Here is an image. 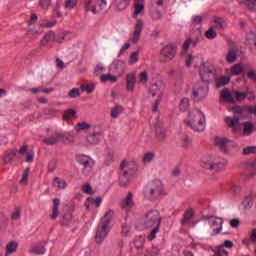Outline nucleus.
<instances>
[{
	"label": "nucleus",
	"instance_id": "f257e3e1",
	"mask_svg": "<svg viewBox=\"0 0 256 256\" xmlns=\"http://www.w3.org/2000/svg\"><path fill=\"white\" fill-rule=\"evenodd\" d=\"M113 215H115V212L113 210H108L101 218V225L98 226L95 235L96 243H102L103 239L107 237V233H109L107 227H109V224L113 221Z\"/></svg>",
	"mask_w": 256,
	"mask_h": 256
},
{
	"label": "nucleus",
	"instance_id": "f03ea898",
	"mask_svg": "<svg viewBox=\"0 0 256 256\" xmlns=\"http://www.w3.org/2000/svg\"><path fill=\"white\" fill-rule=\"evenodd\" d=\"M163 194V182L160 180H154L146 187L145 199L148 201H155L158 197Z\"/></svg>",
	"mask_w": 256,
	"mask_h": 256
},
{
	"label": "nucleus",
	"instance_id": "7ed1b4c3",
	"mask_svg": "<svg viewBox=\"0 0 256 256\" xmlns=\"http://www.w3.org/2000/svg\"><path fill=\"white\" fill-rule=\"evenodd\" d=\"M161 213L157 210H149L144 214V220L142 222L143 229H153L157 225H161Z\"/></svg>",
	"mask_w": 256,
	"mask_h": 256
},
{
	"label": "nucleus",
	"instance_id": "20e7f679",
	"mask_svg": "<svg viewBox=\"0 0 256 256\" xmlns=\"http://www.w3.org/2000/svg\"><path fill=\"white\" fill-rule=\"evenodd\" d=\"M233 116H228L224 119L226 125L232 129L233 133H237V126H239V121L243 117V108L241 106L232 107Z\"/></svg>",
	"mask_w": 256,
	"mask_h": 256
},
{
	"label": "nucleus",
	"instance_id": "39448f33",
	"mask_svg": "<svg viewBox=\"0 0 256 256\" xmlns=\"http://www.w3.org/2000/svg\"><path fill=\"white\" fill-rule=\"evenodd\" d=\"M190 118L191 120L186 122L188 127L198 132L205 131V121H203L200 111L190 113Z\"/></svg>",
	"mask_w": 256,
	"mask_h": 256
},
{
	"label": "nucleus",
	"instance_id": "423d86ee",
	"mask_svg": "<svg viewBox=\"0 0 256 256\" xmlns=\"http://www.w3.org/2000/svg\"><path fill=\"white\" fill-rule=\"evenodd\" d=\"M177 55V46L174 44H168L160 50V62L171 63Z\"/></svg>",
	"mask_w": 256,
	"mask_h": 256
},
{
	"label": "nucleus",
	"instance_id": "0eeeda50",
	"mask_svg": "<svg viewBox=\"0 0 256 256\" xmlns=\"http://www.w3.org/2000/svg\"><path fill=\"white\" fill-rule=\"evenodd\" d=\"M109 9V5H107V0H87L85 3V11L97 14L100 11H107Z\"/></svg>",
	"mask_w": 256,
	"mask_h": 256
},
{
	"label": "nucleus",
	"instance_id": "6e6552de",
	"mask_svg": "<svg viewBox=\"0 0 256 256\" xmlns=\"http://www.w3.org/2000/svg\"><path fill=\"white\" fill-rule=\"evenodd\" d=\"M65 40V33H61L59 37L52 30L48 31L40 42L41 47H47L48 43L56 41V43H63Z\"/></svg>",
	"mask_w": 256,
	"mask_h": 256
},
{
	"label": "nucleus",
	"instance_id": "1a4fd4ad",
	"mask_svg": "<svg viewBox=\"0 0 256 256\" xmlns=\"http://www.w3.org/2000/svg\"><path fill=\"white\" fill-rule=\"evenodd\" d=\"M208 93H209V86H202V85H196L192 91V95L196 103H199V101H203V99L207 97Z\"/></svg>",
	"mask_w": 256,
	"mask_h": 256
},
{
	"label": "nucleus",
	"instance_id": "9d476101",
	"mask_svg": "<svg viewBox=\"0 0 256 256\" xmlns=\"http://www.w3.org/2000/svg\"><path fill=\"white\" fill-rule=\"evenodd\" d=\"M78 163H80L83 167L82 173L84 175H87L89 171L93 169V166L95 165V161L91 159V157L86 155H80L78 156Z\"/></svg>",
	"mask_w": 256,
	"mask_h": 256
},
{
	"label": "nucleus",
	"instance_id": "9b49d317",
	"mask_svg": "<svg viewBox=\"0 0 256 256\" xmlns=\"http://www.w3.org/2000/svg\"><path fill=\"white\" fill-rule=\"evenodd\" d=\"M127 65L123 60H115L111 65H110V71L114 75H117L118 77H121L123 73H125Z\"/></svg>",
	"mask_w": 256,
	"mask_h": 256
},
{
	"label": "nucleus",
	"instance_id": "f8f14e48",
	"mask_svg": "<svg viewBox=\"0 0 256 256\" xmlns=\"http://www.w3.org/2000/svg\"><path fill=\"white\" fill-rule=\"evenodd\" d=\"M203 169H211L212 171H221L225 167V162H213L212 160L204 159L201 161Z\"/></svg>",
	"mask_w": 256,
	"mask_h": 256
},
{
	"label": "nucleus",
	"instance_id": "ddd939ff",
	"mask_svg": "<svg viewBox=\"0 0 256 256\" xmlns=\"http://www.w3.org/2000/svg\"><path fill=\"white\" fill-rule=\"evenodd\" d=\"M120 169L123 171V173H127L133 177L137 171V164H135V162L122 161L120 164Z\"/></svg>",
	"mask_w": 256,
	"mask_h": 256
},
{
	"label": "nucleus",
	"instance_id": "4468645a",
	"mask_svg": "<svg viewBox=\"0 0 256 256\" xmlns=\"http://www.w3.org/2000/svg\"><path fill=\"white\" fill-rule=\"evenodd\" d=\"M216 220H213L210 224V227L213 231L212 235H219V233H221V231H223V223H225V220H223V218L221 217H214Z\"/></svg>",
	"mask_w": 256,
	"mask_h": 256
},
{
	"label": "nucleus",
	"instance_id": "2eb2a0df",
	"mask_svg": "<svg viewBox=\"0 0 256 256\" xmlns=\"http://www.w3.org/2000/svg\"><path fill=\"white\" fill-rule=\"evenodd\" d=\"M156 139L162 143L167 138V130L163 127L161 122L156 123L155 125Z\"/></svg>",
	"mask_w": 256,
	"mask_h": 256
},
{
	"label": "nucleus",
	"instance_id": "dca6fc26",
	"mask_svg": "<svg viewBox=\"0 0 256 256\" xmlns=\"http://www.w3.org/2000/svg\"><path fill=\"white\" fill-rule=\"evenodd\" d=\"M141 31H143V20L138 19L136 21L133 37L131 38L132 43H139V39H141Z\"/></svg>",
	"mask_w": 256,
	"mask_h": 256
},
{
	"label": "nucleus",
	"instance_id": "f3484780",
	"mask_svg": "<svg viewBox=\"0 0 256 256\" xmlns=\"http://www.w3.org/2000/svg\"><path fill=\"white\" fill-rule=\"evenodd\" d=\"M243 130H242V135L243 137H250V135H253L256 131L255 125H253V122L247 121L244 122L243 124Z\"/></svg>",
	"mask_w": 256,
	"mask_h": 256
},
{
	"label": "nucleus",
	"instance_id": "a211bd4d",
	"mask_svg": "<svg viewBox=\"0 0 256 256\" xmlns=\"http://www.w3.org/2000/svg\"><path fill=\"white\" fill-rule=\"evenodd\" d=\"M211 75H213V69L207 66H203L200 68V76L204 83H209V81H211Z\"/></svg>",
	"mask_w": 256,
	"mask_h": 256
},
{
	"label": "nucleus",
	"instance_id": "6ab92c4d",
	"mask_svg": "<svg viewBox=\"0 0 256 256\" xmlns=\"http://www.w3.org/2000/svg\"><path fill=\"white\" fill-rule=\"evenodd\" d=\"M17 157V150L9 149L4 152L3 155V162L4 165H9L10 163H13V159Z\"/></svg>",
	"mask_w": 256,
	"mask_h": 256
},
{
	"label": "nucleus",
	"instance_id": "aec40b11",
	"mask_svg": "<svg viewBox=\"0 0 256 256\" xmlns=\"http://www.w3.org/2000/svg\"><path fill=\"white\" fill-rule=\"evenodd\" d=\"M135 83H137V76L133 73H129L126 76V89L127 91H134Z\"/></svg>",
	"mask_w": 256,
	"mask_h": 256
},
{
	"label": "nucleus",
	"instance_id": "412c9836",
	"mask_svg": "<svg viewBox=\"0 0 256 256\" xmlns=\"http://www.w3.org/2000/svg\"><path fill=\"white\" fill-rule=\"evenodd\" d=\"M103 135V132L100 131V132H94L92 134H89L87 136V143H89V145H97L100 141V137Z\"/></svg>",
	"mask_w": 256,
	"mask_h": 256
},
{
	"label": "nucleus",
	"instance_id": "4be33fe9",
	"mask_svg": "<svg viewBox=\"0 0 256 256\" xmlns=\"http://www.w3.org/2000/svg\"><path fill=\"white\" fill-rule=\"evenodd\" d=\"M230 139L227 138H215V145L219 147L220 151L227 153V143H230Z\"/></svg>",
	"mask_w": 256,
	"mask_h": 256
},
{
	"label": "nucleus",
	"instance_id": "5701e85b",
	"mask_svg": "<svg viewBox=\"0 0 256 256\" xmlns=\"http://www.w3.org/2000/svg\"><path fill=\"white\" fill-rule=\"evenodd\" d=\"M133 205H135V202L133 201V193L129 192L127 197L121 201L120 207L121 209H127V207H133Z\"/></svg>",
	"mask_w": 256,
	"mask_h": 256
},
{
	"label": "nucleus",
	"instance_id": "b1692460",
	"mask_svg": "<svg viewBox=\"0 0 256 256\" xmlns=\"http://www.w3.org/2000/svg\"><path fill=\"white\" fill-rule=\"evenodd\" d=\"M220 99L225 103H235V99L233 98V95L227 89L221 91Z\"/></svg>",
	"mask_w": 256,
	"mask_h": 256
},
{
	"label": "nucleus",
	"instance_id": "393cba45",
	"mask_svg": "<svg viewBox=\"0 0 256 256\" xmlns=\"http://www.w3.org/2000/svg\"><path fill=\"white\" fill-rule=\"evenodd\" d=\"M59 205H61V200L59 198L53 199V207H52V214L51 219H55L56 217H59Z\"/></svg>",
	"mask_w": 256,
	"mask_h": 256
},
{
	"label": "nucleus",
	"instance_id": "a878e982",
	"mask_svg": "<svg viewBox=\"0 0 256 256\" xmlns=\"http://www.w3.org/2000/svg\"><path fill=\"white\" fill-rule=\"evenodd\" d=\"M230 81H231V78L229 76H220L215 79L216 87L217 88L225 87V85H228Z\"/></svg>",
	"mask_w": 256,
	"mask_h": 256
},
{
	"label": "nucleus",
	"instance_id": "bb28decb",
	"mask_svg": "<svg viewBox=\"0 0 256 256\" xmlns=\"http://www.w3.org/2000/svg\"><path fill=\"white\" fill-rule=\"evenodd\" d=\"M117 77H119L117 74H115V75H112L110 73L102 74L100 76V81L102 83H107V81H110L111 83H117Z\"/></svg>",
	"mask_w": 256,
	"mask_h": 256
},
{
	"label": "nucleus",
	"instance_id": "cd10ccee",
	"mask_svg": "<svg viewBox=\"0 0 256 256\" xmlns=\"http://www.w3.org/2000/svg\"><path fill=\"white\" fill-rule=\"evenodd\" d=\"M131 0H115V5L118 11H125L129 7Z\"/></svg>",
	"mask_w": 256,
	"mask_h": 256
},
{
	"label": "nucleus",
	"instance_id": "c85d7f7f",
	"mask_svg": "<svg viewBox=\"0 0 256 256\" xmlns=\"http://www.w3.org/2000/svg\"><path fill=\"white\" fill-rule=\"evenodd\" d=\"M130 174L127 172H123V174L119 178V185L120 187H127L130 183Z\"/></svg>",
	"mask_w": 256,
	"mask_h": 256
},
{
	"label": "nucleus",
	"instance_id": "c756f323",
	"mask_svg": "<svg viewBox=\"0 0 256 256\" xmlns=\"http://www.w3.org/2000/svg\"><path fill=\"white\" fill-rule=\"evenodd\" d=\"M142 11H145V4L137 2L134 4L133 18L137 19V15H140Z\"/></svg>",
	"mask_w": 256,
	"mask_h": 256
},
{
	"label": "nucleus",
	"instance_id": "7c9ffc66",
	"mask_svg": "<svg viewBox=\"0 0 256 256\" xmlns=\"http://www.w3.org/2000/svg\"><path fill=\"white\" fill-rule=\"evenodd\" d=\"M193 215H195V213L193 212V209H189L185 211L184 216L181 220V225H186L189 220L193 219Z\"/></svg>",
	"mask_w": 256,
	"mask_h": 256
},
{
	"label": "nucleus",
	"instance_id": "2f4dec72",
	"mask_svg": "<svg viewBox=\"0 0 256 256\" xmlns=\"http://www.w3.org/2000/svg\"><path fill=\"white\" fill-rule=\"evenodd\" d=\"M214 23H216V29H225L227 27V21L225 18L214 17Z\"/></svg>",
	"mask_w": 256,
	"mask_h": 256
},
{
	"label": "nucleus",
	"instance_id": "473e14b6",
	"mask_svg": "<svg viewBox=\"0 0 256 256\" xmlns=\"http://www.w3.org/2000/svg\"><path fill=\"white\" fill-rule=\"evenodd\" d=\"M248 43L250 46V51L253 55H256V34H252L249 39Z\"/></svg>",
	"mask_w": 256,
	"mask_h": 256
},
{
	"label": "nucleus",
	"instance_id": "72a5a7b5",
	"mask_svg": "<svg viewBox=\"0 0 256 256\" xmlns=\"http://www.w3.org/2000/svg\"><path fill=\"white\" fill-rule=\"evenodd\" d=\"M77 133L81 132V131H89V129H91V124L87 123V122H79L76 127H75Z\"/></svg>",
	"mask_w": 256,
	"mask_h": 256
},
{
	"label": "nucleus",
	"instance_id": "f704fd0d",
	"mask_svg": "<svg viewBox=\"0 0 256 256\" xmlns=\"http://www.w3.org/2000/svg\"><path fill=\"white\" fill-rule=\"evenodd\" d=\"M121 113H123V106L121 105H116L114 108H112L111 110V117L113 119H117V117H119V115H121Z\"/></svg>",
	"mask_w": 256,
	"mask_h": 256
},
{
	"label": "nucleus",
	"instance_id": "c9c22d12",
	"mask_svg": "<svg viewBox=\"0 0 256 256\" xmlns=\"http://www.w3.org/2000/svg\"><path fill=\"white\" fill-rule=\"evenodd\" d=\"M239 3H240V5H242V4L246 5V7H247V9H249V11L255 10L256 0H240Z\"/></svg>",
	"mask_w": 256,
	"mask_h": 256
},
{
	"label": "nucleus",
	"instance_id": "e433bc0d",
	"mask_svg": "<svg viewBox=\"0 0 256 256\" xmlns=\"http://www.w3.org/2000/svg\"><path fill=\"white\" fill-rule=\"evenodd\" d=\"M73 219V215L71 214V212H66L64 213V215L62 216V219L60 220L61 225L63 226H67L69 225V222Z\"/></svg>",
	"mask_w": 256,
	"mask_h": 256
},
{
	"label": "nucleus",
	"instance_id": "4c0bfd02",
	"mask_svg": "<svg viewBox=\"0 0 256 256\" xmlns=\"http://www.w3.org/2000/svg\"><path fill=\"white\" fill-rule=\"evenodd\" d=\"M226 61L227 63H235V61H237V52H235L233 49L229 50L228 54L226 55Z\"/></svg>",
	"mask_w": 256,
	"mask_h": 256
},
{
	"label": "nucleus",
	"instance_id": "58836bf2",
	"mask_svg": "<svg viewBox=\"0 0 256 256\" xmlns=\"http://www.w3.org/2000/svg\"><path fill=\"white\" fill-rule=\"evenodd\" d=\"M42 143H44L45 145H51L52 146V145H57V143H59V142L57 140V135L54 134V135H52L48 138L43 139Z\"/></svg>",
	"mask_w": 256,
	"mask_h": 256
},
{
	"label": "nucleus",
	"instance_id": "ea45409f",
	"mask_svg": "<svg viewBox=\"0 0 256 256\" xmlns=\"http://www.w3.org/2000/svg\"><path fill=\"white\" fill-rule=\"evenodd\" d=\"M54 187H57L58 189H65V187H67V182L59 177H55Z\"/></svg>",
	"mask_w": 256,
	"mask_h": 256
},
{
	"label": "nucleus",
	"instance_id": "a19ab883",
	"mask_svg": "<svg viewBox=\"0 0 256 256\" xmlns=\"http://www.w3.org/2000/svg\"><path fill=\"white\" fill-rule=\"evenodd\" d=\"M30 253H34V255H45V246L43 245L34 246L30 250Z\"/></svg>",
	"mask_w": 256,
	"mask_h": 256
},
{
	"label": "nucleus",
	"instance_id": "79ce46f5",
	"mask_svg": "<svg viewBox=\"0 0 256 256\" xmlns=\"http://www.w3.org/2000/svg\"><path fill=\"white\" fill-rule=\"evenodd\" d=\"M244 209H251L253 207V196L248 195L245 197L244 201L242 202Z\"/></svg>",
	"mask_w": 256,
	"mask_h": 256
},
{
	"label": "nucleus",
	"instance_id": "37998d69",
	"mask_svg": "<svg viewBox=\"0 0 256 256\" xmlns=\"http://www.w3.org/2000/svg\"><path fill=\"white\" fill-rule=\"evenodd\" d=\"M150 17L152 21H160V19L163 17V14H161V11L157 9H152L150 11Z\"/></svg>",
	"mask_w": 256,
	"mask_h": 256
},
{
	"label": "nucleus",
	"instance_id": "c03bdc74",
	"mask_svg": "<svg viewBox=\"0 0 256 256\" xmlns=\"http://www.w3.org/2000/svg\"><path fill=\"white\" fill-rule=\"evenodd\" d=\"M233 95H234L236 101L241 102L247 98V95H249V92L234 91Z\"/></svg>",
	"mask_w": 256,
	"mask_h": 256
},
{
	"label": "nucleus",
	"instance_id": "a18cd8bd",
	"mask_svg": "<svg viewBox=\"0 0 256 256\" xmlns=\"http://www.w3.org/2000/svg\"><path fill=\"white\" fill-rule=\"evenodd\" d=\"M75 115H77V111L70 109V110L64 111V114L62 117L64 121H69V119L75 117Z\"/></svg>",
	"mask_w": 256,
	"mask_h": 256
},
{
	"label": "nucleus",
	"instance_id": "49530a36",
	"mask_svg": "<svg viewBox=\"0 0 256 256\" xmlns=\"http://www.w3.org/2000/svg\"><path fill=\"white\" fill-rule=\"evenodd\" d=\"M56 133V139L59 143L61 141L62 143H67L69 141V135L63 132H55Z\"/></svg>",
	"mask_w": 256,
	"mask_h": 256
},
{
	"label": "nucleus",
	"instance_id": "de8ad7c7",
	"mask_svg": "<svg viewBox=\"0 0 256 256\" xmlns=\"http://www.w3.org/2000/svg\"><path fill=\"white\" fill-rule=\"evenodd\" d=\"M159 229H161V225H156L152 227V230L148 235V241H153V239H155L157 233H159Z\"/></svg>",
	"mask_w": 256,
	"mask_h": 256
},
{
	"label": "nucleus",
	"instance_id": "09e8293b",
	"mask_svg": "<svg viewBox=\"0 0 256 256\" xmlns=\"http://www.w3.org/2000/svg\"><path fill=\"white\" fill-rule=\"evenodd\" d=\"M243 73V67L241 64H235L231 67V74L232 75H241Z\"/></svg>",
	"mask_w": 256,
	"mask_h": 256
},
{
	"label": "nucleus",
	"instance_id": "8fccbe9b",
	"mask_svg": "<svg viewBox=\"0 0 256 256\" xmlns=\"http://www.w3.org/2000/svg\"><path fill=\"white\" fill-rule=\"evenodd\" d=\"M139 61V51L132 52L129 57V63L130 65H135Z\"/></svg>",
	"mask_w": 256,
	"mask_h": 256
},
{
	"label": "nucleus",
	"instance_id": "3c124183",
	"mask_svg": "<svg viewBox=\"0 0 256 256\" xmlns=\"http://www.w3.org/2000/svg\"><path fill=\"white\" fill-rule=\"evenodd\" d=\"M6 251L8 254L15 253V251H17V243L15 242L8 243V245L6 246Z\"/></svg>",
	"mask_w": 256,
	"mask_h": 256
},
{
	"label": "nucleus",
	"instance_id": "603ef678",
	"mask_svg": "<svg viewBox=\"0 0 256 256\" xmlns=\"http://www.w3.org/2000/svg\"><path fill=\"white\" fill-rule=\"evenodd\" d=\"M68 97H71V99H77V97H81V92L78 88H73L70 92H68Z\"/></svg>",
	"mask_w": 256,
	"mask_h": 256
},
{
	"label": "nucleus",
	"instance_id": "864d4df0",
	"mask_svg": "<svg viewBox=\"0 0 256 256\" xmlns=\"http://www.w3.org/2000/svg\"><path fill=\"white\" fill-rule=\"evenodd\" d=\"M190 146H191V139L189 138V136L186 135L182 139L181 147L182 149H189Z\"/></svg>",
	"mask_w": 256,
	"mask_h": 256
},
{
	"label": "nucleus",
	"instance_id": "5fc2aeb1",
	"mask_svg": "<svg viewBox=\"0 0 256 256\" xmlns=\"http://www.w3.org/2000/svg\"><path fill=\"white\" fill-rule=\"evenodd\" d=\"M153 159H155V153H153V152H148V153L144 154V156H143L144 163H151V161H153Z\"/></svg>",
	"mask_w": 256,
	"mask_h": 256
},
{
	"label": "nucleus",
	"instance_id": "6e6d98bb",
	"mask_svg": "<svg viewBox=\"0 0 256 256\" xmlns=\"http://www.w3.org/2000/svg\"><path fill=\"white\" fill-rule=\"evenodd\" d=\"M205 37L207 39H215V37H217V32H215V30L213 29V27L209 28L206 33H205Z\"/></svg>",
	"mask_w": 256,
	"mask_h": 256
},
{
	"label": "nucleus",
	"instance_id": "4d7b16f0",
	"mask_svg": "<svg viewBox=\"0 0 256 256\" xmlns=\"http://www.w3.org/2000/svg\"><path fill=\"white\" fill-rule=\"evenodd\" d=\"M256 153V146H247L243 149V155H251Z\"/></svg>",
	"mask_w": 256,
	"mask_h": 256
},
{
	"label": "nucleus",
	"instance_id": "13d9d810",
	"mask_svg": "<svg viewBox=\"0 0 256 256\" xmlns=\"http://www.w3.org/2000/svg\"><path fill=\"white\" fill-rule=\"evenodd\" d=\"M29 171H30L29 168H26V169L24 170V173H23V175H22V179L20 180V183H21L22 185H27V181H28V179H29Z\"/></svg>",
	"mask_w": 256,
	"mask_h": 256
},
{
	"label": "nucleus",
	"instance_id": "bf43d9fd",
	"mask_svg": "<svg viewBox=\"0 0 256 256\" xmlns=\"http://www.w3.org/2000/svg\"><path fill=\"white\" fill-rule=\"evenodd\" d=\"M77 7V0H66L65 9H74Z\"/></svg>",
	"mask_w": 256,
	"mask_h": 256
},
{
	"label": "nucleus",
	"instance_id": "052dcab7",
	"mask_svg": "<svg viewBox=\"0 0 256 256\" xmlns=\"http://www.w3.org/2000/svg\"><path fill=\"white\" fill-rule=\"evenodd\" d=\"M230 193H232V195H237V193H241V185L233 184L230 188Z\"/></svg>",
	"mask_w": 256,
	"mask_h": 256
},
{
	"label": "nucleus",
	"instance_id": "680f3d73",
	"mask_svg": "<svg viewBox=\"0 0 256 256\" xmlns=\"http://www.w3.org/2000/svg\"><path fill=\"white\" fill-rule=\"evenodd\" d=\"M191 43H193V40L191 38H188L184 41L182 45V49L184 53H187V51H189V47L191 46Z\"/></svg>",
	"mask_w": 256,
	"mask_h": 256
},
{
	"label": "nucleus",
	"instance_id": "e2e57ef3",
	"mask_svg": "<svg viewBox=\"0 0 256 256\" xmlns=\"http://www.w3.org/2000/svg\"><path fill=\"white\" fill-rule=\"evenodd\" d=\"M180 111H186L187 107H189V100L187 98H184L180 102Z\"/></svg>",
	"mask_w": 256,
	"mask_h": 256
},
{
	"label": "nucleus",
	"instance_id": "0e129e2a",
	"mask_svg": "<svg viewBox=\"0 0 256 256\" xmlns=\"http://www.w3.org/2000/svg\"><path fill=\"white\" fill-rule=\"evenodd\" d=\"M49 5H51V0H40L39 1V6L47 11L49 9Z\"/></svg>",
	"mask_w": 256,
	"mask_h": 256
},
{
	"label": "nucleus",
	"instance_id": "69168bd1",
	"mask_svg": "<svg viewBox=\"0 0 256 256\" xmlns=\"http://www.w3.org/2000/svg\"><path fill=\"white\" fill-rule=\"evenodd\" d=\"M33 159H35V152L31 150L26 154V163H33Z\"/></svg>",
	"mask_w": 256,
	"mask_h": 256
},
{
	"label": "nucleus",
	"instance_id": "338daca9",
	"mask_svg": "<svg viewBox=\"0 0 256 256\" xmlns=\"http://www.w3.org/2000/svg\"><path fill=\"white\" fill-rule=\"evenodd\" d=\"M149 81V75L147 74V71H143L140 73V82L141 83H147Z\"/></svg>",
	"mask_w": 256,
	"mask_h": 256
},
{
	"label": "nucleus",
	"instance_id": "774afa93",
	"mask_svg": "<svg viewBox=\"0 0 256 256\" xmlns=\"http://www.w3.org/2000/svg\"><path fill=\"white\" fill-rule=\"evenodd\" d=\"M247 77L248 79H250V81L256 83V73L254 72V70H249L247 73Z\"/></svg>",
	"mask_w": 256,
	"mask_h": 256
}]
</instances>
